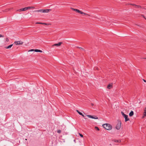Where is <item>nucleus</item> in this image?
<instances>
[{
    "instance_id": "nucleus-1",
    "label": "nucleus",
    "mask_w": 146,
    "mask_h": 146,
    "mask_svg": "<svg viewBox=\"0 0 146 146\" xmlns=\"http://www.w3.org/2000/svg\"><path fill=\"white\" fill-rule=\"evenodd\" d=\"M102 126L104 128L108 130H110L112 129V126L109 124L105 123Z\"/></svg>"
},
{
    "instance_id": "nucleus-2",
    "label": "nucleus",
    "mask_w": 146,
    "mask_h": 146,
    "mask_svg": "<svg viewBox=\"0 0 146 146\" xmlns=\"http://www.w3.org/2000/svg\"><path fill=\"white\" fill-rule=\"evenodd\" d=\"M121 114L123 117L125 118V122L129 121V118H128V115L124 114L123 111L121 112Z\"/></svg>"
},
{
    "instance_id": "nucleus-3",
    "label": "nucleus",
    "mask_w": 146,
    "mask_h": 146,
    "mask_svg": "<svg viewBox=\"0 0 146 146\" xmlns=\"http://www.w3.org/2000/svg\"><path fill=\"white\" fill-rule=\"evenodd\" d=\"M121 121L119 122L116 125L115 128L117 130H119L121 128Z\"/></svg>"
},
{
    "instance_id": "nucleus-4",
    "label": "nucleus",
    "mask_w": 146,
    "mask_h": 146,
    "mask_svg": "<svg viewBox=\"0 0 146 146\" xmlns=\"http://www.w3.org/2000/svg\"><path fill=\"white\" fill-rule=\"evenodd\" d=\"M87 116L90 118H92V119H97L98 118V117L96 116H92V115H87Z\"/></svg>"
},
{
    "instance_id": "nucleus-5",
    "label": "nucleus",
    "mask_w": 146,
    "mask_h": 146,
    "mask_svg": "<svg viewBox=\"0 0 146 146\" xmlns=\"http://www.w3.org/2000/svg\"><path fill=\"white\" fill-rule=\"evenodd\" d=\"M23 42L21 41H15L14 43L16 45L22 44Z\"/></svg>"
},
{
    "instance_id": "nucleus-6",
    "label": "nucleus",
    "mask_w": 146,
    "mask_h": 146,
    "mask_svg": "<svg viewBox=\"0 0 146 146\" xmlns=\"http://www.w3.org/2000/svg\"><path fill=\"white\" fill-rule=\"evenodd\" d=\"M62 43V42H59L57 44H55L52 45V46H59L61 45Z\"/></svg>"
},
{
    "instance_id": "nucleus-7",
    "label": "nucleus",
    "mask_w": 146,
    "mask_h": 146,
    "mask_svg": "<svg viewBox=\"0 0 146 146\" xmlns=\"http://www.w3.org/2000/svg\"><path fill=\"white\" fill-rule=\"evenodd\" d=\"M27 8L26 7H25L24 8L21 9L19 10H17V11H19V12H21L22 11H25L27 10Z\"/></svg>"
},
{
    "instance_id": "nucleus-8",
    "label": "nucleus",
    "mask_w": 146,
    "mask_h": 146,
    "mask_svg": "<svg viewBox=\"0 0 146 146\" xmlns=\"http://www.w3.org/2000/svg\"><path fill=\"white\" fill-rule=\"evenodd\" d=\"M112 87V83L109 84L107 86V88L108 89H110Z\"/></svg>"
},
{
    "instance_id": "nucleus-9",
    "label": "nucleus",
    "mask_w": 146,
    "mask_h": 146,
    "mask_svg": "<svg viewBox=\"0 0 146 146\" xmlns=\"http://www.w3.org/2000/svg\"><path fill=\"white\" fill-rule=\"evenodd\" d=\"M51 10L50 9H43L42 13H48L50 11H51Z\"/></svg>"
},
{
    "instance_id": "nucleus-10",
    "label": "nucleus",
    "mask_w": 146,
    "mask_h": 146,
    "mask_svg": "<svg viewBox=\"0 0 146 146\" xmlns=\"http://www.w3.org/2000/svg\"><path fill=\"white\" fill-rule=\"evenodd\" d=\"M71 9L72 10H74V11H75L77 12L78 13H79V12H80V11L79 10L77 9H74L73 8H71Z\"/></svg>"
},
{
    "instance_id": "nucleus-11",
    "label": "nucleus",
    "mask_w": 146,
    "mask_h": 146,
    "mask_svg": "<svg viewBox=\"0 0 146 146\" xmlns=\"http://www.w3.org/2000/svg\"><path fill=\"white\" fill-rule=\"evenodd\" d=\"M134 114V112L133 111H131L129 113V115L130 116H132Z\"/></svg>"
},
{
    "instance_id": "nucleus-12",
    "label": "nucleus",
    "mask_w": 146,
    "mask_h": 146,
    "mask_svg": "<svg viewBox=\"0 0 146 146\" xmlns=\"http://www.w3.org/2000/svg\"><path fill=\"white\" fill-rule=\"evenodd\" d=\"M27 10L28 9H34L35 7H26Z\"/></svg>"
},
{
    "instance_id": "nucleus-13",
    "label": "nucleus",
    "mask_w": 146,
    "mask_h": 146,
    "mask_svg": "<svg viewBox=\"0 0 146 146\" xmlns=\"http://www.w3.org/2000/svg\"><path fill=\"white\" fill-rule=\"evenodd\" d=\"M13 44H11L7 47H5V48L6 49L10 48H11V47L13 46Z\"/></svg>"
},
{
    "instance_id": "nucleus-14",
    "label": "nucleus",
    "mask_w": 146,
    "mask_h": 146,
    "mask_svg": "<svg viewBox=\"0 0 146 146\" xmlns=\"http://www.w3.org/2000/svg\"><path fill=\"white\" fill-rule=\"evenodd\" d=\"M144 112L143 113V115L146 116V107H145L144 109Z\"/></svg>"
},
{
    "instance_id": "nucleus-15",
    "label": "nucleus",
    "mask_w": 146,
    "mask_h": 146,
    "mask_svg": "<svg viewBox=\"0 0 146 146\" xmlns=\"http://www.w3.org/2000/svg\"><path fill=\"white\" fill-rule=\"evenodd\" d=\"M135 8H141V7L140 5H135Z\"/></svg>"
},
{
    "instance_id": "nucleus-16",
    "label": "nucleus",
    "mask_w": 146,
    "mask_h": 146,
    "mask_svg": "<svg viewBox=\"0 0 146 146\" xmlns=\"http://www.w3.org/2000/svg\"><path fill=\"white\" fill-rule=\"evenodd\" d=\"M43 9H40L36 10L35 11V12H41L42 13Z\"/></svg>"
},
{
    "instance_id": "nucleus-17",
    "label": "nucleus",
    "mask_w": 146,
    "mask_h": 146,
    "mask_svg": "<svg viewBox=\"0 0 146 146\" xmlns=\"http://www.w3.org/2000/svg\"><path fill=\"white\" fill-rule=\"evenodd\" d=\"M36 24H40L42 25H46V24L44 23H42L41 22H36Z\"/></svg>"
},
{
    "instance_id": "nucleus-18",
    "label": "nucleus",
    "mask_w": 146,
    "mask_h": 146,
    "mask_svg": "<svg viewBox=\"0 0 146 146\" xmlns=\"http://www.w3.org/2000/svg\"><path fill=\"white\" fill-rule=\"evenodd\" d=\"M114 141L117 143H120L121 142V140H115Z\"/></svg>"
},
{
    "instance_id": "nucleus-19",
    "label": "nucleus",
    "mask_w": 146,
    "mask_h": 146,
    "mask_svg": "<svg viewBox=\"0 0 146 146\" xmlns=\"http://www.w3.org/2000/svg\"><path fill=\"white\" fill-rule=\"evenodd\" d=\"M76 111L80 115H82V113L80 112L78 110H76Z\"/></svg>"
},
{
    "instance_id": "nucleus-20",
    "label": "nucleus",
    "mask_w": 146,
    "mask_h": 146,
    "mask_svg": "<svg viewBox=\"0 0 146 146\" xmlns=\"http://www.w3.org/2000/svg\"><path fill=\"white\" fill-rule=\"evenodd\" d=\"M95 128L98 131H99L100 130L99 128L97 127H95Z\"/></svg>"
},
{
    "instance_id": "nucleus-21",
    "label": "nucleus",
    "mask_w": 146,
    "mask_h": 146,
    "mask_svg": "<svg viewBox=\"0 0 146 146\" xmlns=\"http://www.w3.org/2000/svg\"><path fill=\"white\" fill-rule=\"evenodd\" d=\"M57 132L58 133H60L61 132V131L60 130H58L57 131Z\"/></svg>"
},
{
    "instance_id": "nucleus-22",
    "label": "nucleus",
    "mask_w": 146,
    "mask_h": 146,
    "mask_svg": "<svg viewBox=\"0 0 146 146\" xmlns=\"http://www.w3.org/2000/svg\"><path fill=\"white\" fill-rule=\"evenodd\" d=\"M79 135L81 137H83V135H82V134H80V133H79Z\"/></svg>"
},
{
    "instance_id": "nucleus-23",
    "label": "nucleus",
    "mask_w": 146,
    "mask_h": 146,
    "mask_svg": "<svg viewBox=\"0 0 146 146\" xmlns=\"http://www.w3.org/2000/svg\"><path fill=\"white\" fill-rule=\"evenodd\" d=\"M35 51V50L33 49H31L30 50H29L28 51L29 52H30V51Z\"/></svg>"
},
{
    "instance_id": "nucleus-24",
    "label": "nucleus",
    "mask_w": 146,
    "mask_h": 146,
    "mask_svg": "<svg viewBox=\"0 0 146 146\" xmlns=\"http://www.w3.org/2000/svg\"><path fill=\"white\" fill-rule=\"evenodd\" d=\"M79 13H80V14H83V13H84L83 12L80 11V12H79Z\"/></svg>"
},
{
    "instance_id": "nucleus-25",
    "label": "nucleus",
    "mask_w": 146,
    "mask_h": 146,
    "mask_svg": "<svg viewBox=\"0 0 146 146\" xmlns=\"http://www.w3.org/2000/svg\"><path fill=\"white\" fill-rule=\"evenodd\" d=\"M39 50L38 49H35V52H38Z\"/></svg>"
},
{
    "instance_id": "nucleus-26",
    "label": "nucleus",
    "mask_w": 146,
    "mask_h": 146,
    "mask_svg": "<svg viewBox=\"0 0 146 146\" xmlns=\"http://www.w3.org/2000/svg\"><path fill=\"white\" fill-rule=\"evenodd\" d=\"M129 4L130 5H131L134 6H135V4H131V3H130Z\"/></svg>"
},
{
    "instance_id": "nucleus-27",
    "label": "nucleus",
    "mask_w": 146,
    "mask_h": 146,
    "mask_svg": "<svg viewBox=\"0 0 146 146\" xmlns=\"http://www.w3.org/2000/svg\"><path fill=\"white\" fill-rule=\"evenodd\" d=\"M6 40L7 42H8L9 41V39L7 38H6Z\"/></svg>"
},
{
    "instance_id": "nucleus-28",
    "label": "nucleus",
    "mask_w": 146,
    "mask_h": 146,
    "mask_svg": "<svg viewBox=\"0 0 146 146\" xmlns=\"http://www.w3.org/2000/svg\"><path fill=\"white\" fill-rule=\"evenodd\" d=\"M83 14L84 15H89V16H90V15H88V14H87L86 13H83Z\"/></svg>"
},
{
    "instance_id": "nucleus-29",
    "label": "nucleus",
    "mask_w": 146,
    "mask_h": 146,
    "mask_svg": "<svg viewBox=\"0 0 146 146\" xmlns=\"http://www.w3.org/2000/svg\"><path fill=\"white\" fill-rule=\"evenodd\" d=\"M4 37L3 35L0 34V37Z\"/></svg>"
},
{
    "instance_id": "nucleus-30",
    "label": "nucleus",
    "mask_w": 146,
    "mask_h": 146,
    "mask_svg": "<svg viewBox=\"0 0 146 146\" xmlns=\"http://www.w3.org/2000/svg\"><path fill=\"white\" fill-rule=\"evenodd\" d=\"M77 48H79L80 49H82V50H84V49H83V48H81V47H77Z\"/></svg>"
},
{
    "instance_id": "nucleus-31",
    "label": "nucleus",
    "mask_w": 146,
    "mask_h": 146,
    "mask_svg": "<svg viewBox=\"0 0 146 146\" xmlns=\"http://www.w3.org/2000/svg\"><path fill=\"white\" fill-rule=\"evenodd\" d=\"M42 52V51L40 50H39L38 52Z\"/></svg>"
},
{
    "instance_id": "nucleus-32",
    "label": "nucleus",
    "mask_w": 146,
    "mask_h": 146,
    "mask_svg": "<svg viewBox=\"0 0 146 146\" xmlns=\"http://www.w3.org/2000/svg\"><path fill=\"white\" fill-rule=\"evenodd\" d=\"M95 69H96V70H98V67H96L95 68H94Z\"/></svg>"
},
{
    "instance_id": "nucleus-33",
    "label": "nucleus",
    "mask_w": 146,
    "mask_h": 146,
    "mask_svg": "<svg viewBox=\"0 0 146 146\" xmlns=\"http://www.w3.org/2000/svg\"><path fill=\"white\" fill-rule=\"evenodd\" d=\"M145 116L143 115V116L142 117V118L143 119L144 118Z\"/></svg>"
},
{
    "instance_id": "nucleus-34",
    "label": "nucleus",
    "mask_w": 146,
    "mask_h": 146,
    "mask_svg": "<svg viewBox=\"0 0 146 146\" xmlns=\"http://www.w3.org/2000/svg\"><path fill=\"white\" fill-rule=\"evenodd\" d=\"M94 104L93 103H91V105L92 106H94Z\"/></svg>"
},
{
    "instance_id": "nucleus-35",
    "label": "nucleus",
    "mask_w": 146,
    "mask_h": 146,
    "mask_svg": "<svg viewBox=\"0 0 146 146\" xmlns=\"http://www.w3.org/2000/svg\"><path fill=\"white\" fill-rule=\"evenodd\" d=\"M142 17H143L145 19V18L144 17V15H142Z\"/></svg>"
},
{
    "instance_id": "nucleus-36",
    "label": "nucleus",
    "mask_w": 146,
    "mask_h": 146,
    "mask_svg": "<svg viewBox=\"0 0 146 146\" xmlns=\"http://www.w3.org/2000/svg\"><path fill=\"white\" fill-rule=\"evenodd\" d=\"M83 117H84V115L82 113V115H81Z\"/></svg>"
},
{
    "instance_id": "nucleus-37",
    "label": "nucleus",
    "mask_w": 146,
    "mask_h": 146,
    "mask_svg": "<svg viewBox=\"0 0 146 146\" xmlns=\"http://www.w3.org/2000/svg\"><path fill=\"white\" fill-rule=\"evenodd\" d=\"M143 81H144L145 82H146V80H144V79H143Z\"/></svg>"
},
{
    "instance_id": "nucleus-38",
    "label": "nucleus",
    "mask_w": 146,
    "mask_h": 146,
    "mask_svg": "<svg viewBox=\"0 0 146 146\" xmlns=\"http://www.w3.org/2000/svg\"><path fill=\"white\" fill-rule=\"evenodd\" d=\"M13 9V8H10V9H9V10H10L11 9Z\"/></svg>"
},
{
    "instance_id": "nucleus-39",
    "label": "nucleus",
    "mask_w": 146,
    "mask_h": 146,
    "mask_svg": "<svg viewBox=\"0 0 146 146\" xmlns=\"http://www.w3.org/2000/svg\"><path fill=\"white\" fill-rule=\"evenodd\" d=\"M144 59H146V58H144Z\"/></svg>"
},
{
    "instance_id": "nucleus-40",
    "label": "nucleus",
    "mask_w": 146,
    "mask_h": 146,
    "mask_svg": "<svg viewBox=\"0 0 146 146\" xmlns=\"http://www.w3.org/2000/svg\"><path fill=\"white\" fill-rule=\"evenodd\" d=\"M111 144H110V145H111Z\"/></svg>"
},
{
    "instance_id": "nucleus-41",
    "label": "nucleus",
    "mask_w": 146,
    "mask_h": 146,
    "mask_svg": "<svg viewBox=\"0 0 146 146\" xmlns=\"http://www.w3.org/2000/svg\"><path fill=\"white\" fill-rule=\"evenodd\" d=\"M145 19L146 20V18H145Z\"/></svg>"
}]
</instances>
